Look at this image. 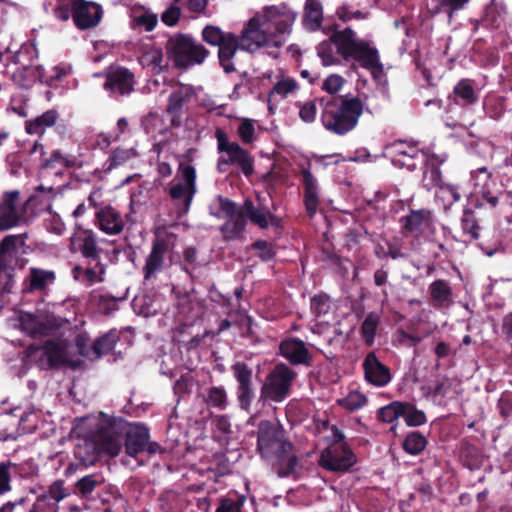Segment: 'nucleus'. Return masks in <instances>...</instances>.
I'll return each instance as SVG.
<instances>
[{
	"label": "nucleus",
	"mask_w": 512,
	"mask_h": 512,
	"mask_svg": "<svg viewBox=\"0 0 512 512\" xmlns=\"http://www.w3.org/2000/svg\"><path fill=\"white\" fill-rule=\"evenodd\" d=\"M296 17L297 13L286 5L267 6L247 21L240 36L207 25L202 30V38L206 43L218 46L220 64L226 73H231L235 70L233 59L239 48L253 53L261 48L283 46Z\"/></svg>",
	"instance_id": "obj_1"
},
{
	"label": "nucleus",
	"mask_w": 512,
	"mask_h": 512,
	"mask_svg": "<svg viewBox=\"0 0 512 512\" xmlns=\"http://www.w3.org/2000/svg\"><path fill=\"white\" fill-rule=\"evenodd\" d=\"M126 432V452L136 456L142 451L156 453L158 446L149 442L148 430L139 424L127 425L121 421L111 420L103 413L81 418L75 422L72 434L82 438L84 443L77 445V454L87 461L95 456L105 454L115 457L122 448V434Z\"/></svg>",
	"instance_id": "obj_2"
},
{
	"label": "nucleus",
	"mask_w": 512,
	"mask_h": 512,
	"mask_svg": "<svg viewBox=\"0 0 512 512\" xmlns=\"http://www.w3.org/2000/svg\"><path fill=\"white\" fill-rule=\"evenodd\" d=\"M88 342V337L79 334L75 337L73 343H68L64 339L48 341L41 348L31 347L29 356L39 362L42 368L50 367H78L84 363V346Z\"/></svg>",
	"instance_id": "obj_3"
},
{
	"label": "nucleus",
	"mask_w": 512,
	"mask_h": 512,
	"mask_svg": "<svg viewBox=\"0 0 512 512\" xmlns=\"http://www.w3.org/2000/svg\"><path fill=\"white\" fill-rule=\"evenodd\" d=\"M363 112V103L355 97H345L338 106L327 107L322 114L324 127L336 134L354 129Z\"/></svg>",
	"instance_id": "obj_4"
},
{
	"label": "nucleus",
	"mask_w": 512,
	"mask_h": 512,
	"mask_svg": "<svg viewBox=\"0 0 512 512\" xmlns=\"http://www.w3.org/2000/svg\"><path fill=\"white\" fill-rule=\"evenodd\" d=\"M168 51L174 64L183 68L203 63L209 54L203 45L185 35L172 38L169 41Z\"/></svg>",
	"instance_id": "obj_5"
},
{
	"label": "nucleus",
	"mask_w": 512,
	"mask_h": 512,
	"mask_svg": "<svg viewBox=\"0 0 512 512\" xmlns=\"http://www.w3.org/2000/svg\"><path fill=\"white\" fill-rule=\"evenodd\" d=\"M196 193V171L190 165L181 164L176 178L169 185V195L180 214H186Z\"/></svg>",
	"instance_id": "obj_6"
},
{
	"label": "nucleus",
	"mask_w": 512,
	"mask_h": 512,
	"mask_svg": "<svg viewBox=\"0 0 512 512\" xmlns=\"http://www.w3.org/2000/svg\"><path fill=\"white\" fill-rule=\"evenodd\" d=\"M339 52L345 57H352L358 61L363 67L371 69L378 65L379 58L377 51L370 48L363 41H359L355 37V33L350 29L340 31L335 36Z\"/></svg>",
	"instance_id": "obj_7"
},
{
	"label": "nucleus",
	"mask_w": 512,
	"mask_h": 512,
	"mask_svg": "<svg viewBox=\"0 0 512 512\" xmlns=\"http://www.w3.org/2000/svg\"><path fill=\"white\" fill-rule=\"evenodd\" d=\"M335 442L321 453L320 465L330 471L345 472L356 463V456L342 442V434L332 428Z\"/></svg>",
	"instance_id": "obj_8"
},
{
	"label": "nucleus",
	"mask_w": 512,
	"mask_h": 512,
	"mask_svg": "<svg viewBox=\"0 0 512 512\" xmlns=\"http://www.w3.org/2000/svg\"><path fill=\"white\" fill-rule=\"evenodd\" d=\"M24 246V239L21 235L6 236L0 244V282L3 278L4 290H9L12 282L11 271L16 267L22 268L18 255Z\"/></svg>",
	"instance_id": "obj_9"
},
{
	"label": "nucleus",
	"mask_w": 512,
	"mask_h": 512,
	"mask_svg": "<svg viewBox=\"0 0 512 512\" xmlns=\"http://www.w3.org/2000/svg\"><path fill=\"white\" fill-rule=\"evenodd\" d=\"M258 448L263 456L280 457L290 452L291 444L285 440L283 429L277 423L263 421L259 425Z\"/></svg>",
	"instance_id": "obj_10"
},
{
	"label": "nucleus",
	"mask_w": 512,
	"mask_h": 512,
	"mask_svg": "<svg viewBox=\"0 0 512 512\" xmlns=\"http://www.w3.org/2000/svg\"><path fill=\"white\" fill-rule=\"evenodd\" d=\"M26 204L18 191L4 193L0 203V231L17 226L25 220Z\"/></svg>",
	"instance_id": "obj_11"
},
{
	"label": "nucleus",
	"mask_w": 512,
	"mask_h": 512,
	"mask_svg": "<svg viewBox=\"0 0 512 512\" xmlns=\"http://www.w3.org/2000/svg\"><path fill=\"white\" fill-rule=\"evenodd\" d=\"M315 315L317 332L322 333L329 327H336L340 324L344 313H339V307L327 296H315L311 304ZM338 333V329H334Z\"/></svg>",
	"instance_id": "obj_12"
},
{
	"label": "nucleus",
	"mask_w": 512,
	"mask_h": 512,
	"mask_svg": "<svg viewBox=\"0 0 512 512\" xmlns=\"http://www.w3.org/2000/svg\"><path fill=\"white\" fill-rule=\"evenodd\" d=\"M294 373L285 365H278L267 377L262 389V397L281 402L287 396Z\"/></svg>",
	"instance_id": "obj_13"
},
{
	"label": "nucleus",
	"mask_w": 512,
	"mask_h": 512,
	"mask_svg": "<svg viewBox=\"0 0 512 512\" xmlns=\"http://www.w3.org/2000/svg\"><path fill=\"white\" fill-rule=\"evenodd\" d=\"M218 142L219 150L227 155V159L219 160L218 167L220 171L224 172V166L230 163L238 165L246 176L253 173L252 159L244 149L237 143H230L219 135Z\"/></svg>",
	"instance_id": "obj_14"
},
{
	"label": "nucleus",
	"mask_w": 512,
	"mask_h": 512,
	"mask_svg": "<svg viewBox=\"0 0 512 512\" xmlns=\"http://www.w3.org/2000/svg\"><path fill=\"white\" fill-rule=\"evenodd\" d=\"M470 182L472 187L463 191L466 196H481L492 207L496 206L498 203V197L492 192V188L495 184L491 180V174L485 167L472 171Z\"/></svg>",
	"instance_id": "obj_15"
},
{
	"label": "nucleus",
	"mask_w": 512,
	"mask_h": 512,
	"mask_svg": "<svg viewBox=\"0 0 512 512\" xmlns=\"http://www.w3.org/2000/svg\"><path fill=\"white\" fill-rule=\"evenodd\" d=\"M211 214L218 218H227V223L223 226V230H228L230 225L235 226V232H240L245 225V221L241 211L230 200L217 196L210 205Z\"/></svg>",
	"instance_id": "obj_16"
},
{
	"label": "nucleus",
	"mask_w": 512,
	"mask_h": 512,
	"mask_svg": "<svg viewBox=\"0 0 512 512\" xmlns=\"http://www.w3.org/2000/svg\"><path fill=\"white\" fill-rule=\"evenodd\" d=\"M102 8L94 2L84 0L73 4V20L80 29H89L96 26L102 18Z\"/></svg>",
	"instance_id": "obj_17"
},
{
	"label": "nucleus",
	"mask_w": 512,
	"mask_h": 512,
	"mask_svg": "<svg viewBox=\"0 0 512 512\" xmlns=\"http://www.w3.org/2000/svg\"><path fill=\"white\" fill-rule=\"evenodd\" d=\"M99 229L107 235L120 234L124 228V220L119 212L112 207H104L96 213Z\"/></svg>",
	"instance_id": "obj_18"
},
{
	"label": "nucleus",
	"mask_w": 512,
	"mask_h": 512,
	"mask_svg": "<svg viewBox=\"0 0 512 512\" xmlns=\"http://www.w3.org/2000/svg\"><path fill=\"white\" fill-rule=\"evenodd\" d=\"M133 75L125 68L113 69L107 76L105 88L120 94H126L133 89Z\"/></svg>",
	"instance_id": "obj_19"
},
{
	"label": "nucleus",
	"mask_w": 512,
	"mask_h": 512,
	"mask_svg": "<svg viewBox=\"0 0 512 512\" xmlns=\"http://www.w3.org/2000/svg\"><path fill=\"white\" fill-rule=\"evenodd\" d=\"M298 89V83L292 77L284 74L276 76V82L268 95L269 110H272L274 103L285 99Z\"/></svg>",
	"instance_id": "obj_20"
},
{
	"label": "nucleus",
	"mask_w": 512,
	"mask_h": 512,
	"mask_svg": "<svg viewBox=\"0 0 512 512\" xmlns=\"http://www.w3.org/2000/svg\"><path fill=\"white\" fill-rule=\"evenodd\" d=\"M366 379L376 386H383L390 381V373L374 354H369L364 361Z\"/></svg>",
	"instance_id": "obj_21"
},
{
	"label": "nucleus",
	"mask_w": 512,
	"mask_h": 512,
	"mask_svg": "<svg viewBox=\"0 0 512 512\" xmlns=\"http://www.w3.org/2000/svg\"><path fill=\"white\" fill-rule=\"evenodd\" d=\"M280 352L283 357L293 364L306 363L309 359V352L305 344L297 339H288L280 344Z\"/></svg>",
	"instance_id": "obj_22"
},
{
	"label": "nucleus",
	"mask_w": 512,
	"mask_h": 512,
	"mask_svg": "<svg viewBox=\"0 0 512 512\" xmlns=\"http://www.w3.org/2000/svg\"><path fill=\"white\" fill-rule=\"evenodd\" d=\"M392 162L395 166L408 169L415 168L414 158L418 156V151L413 146H408L403 142L396 143L391 150Z\"/></svg>",
	"instance_id": "obj_23"
},
{
	"label": "nucleus",
	"mask_w": 512,
	"mask_h": 512,
	"mask_svg": "<svg viewBox=\"0 0 512 512\" xmlns=\"http://www.w3.org/2000/svg\"><path fill=\"white\" fill-rule=\"evenodd\" d=\"M118 340V336L114 332L107 333L106 335L100 337L95 341L92 348H88L87 345L84 346V361L85 360H95L102 355L111 351L116 342ZM88 344V342L86 343Z\"/></svg>",
	"instance_id": "obj_24"
},
{
	"label": "nucleus",
	"mask_w": 512,
	"mask_h": 512,
	"mask_svg": "<svg viewBox=\"0 0 512 512\" xmlns=\"http://www.w3.org/2000/svg\"><path fill=\"white\" fill-rule=\"evenodd\" d=\"M244 212L247 217L254 224L258 225L261 228H267L269 226H276L278 224L277 219L270 213L267 208L254 207L253 203L249 200H246L244 203Z\"/></svg>",
	"instance_id": "obj_25"
},
{
	"label": "nucleus",
	"mask_w": 512,
	"mask_h": 512,
	"mask_svg": "<svg viewBox=\"0 0 512 512\" xmlns=\"http://www.w3.org/2000/svg\"><path fill=\"white\" fill-rule=\"evenodd\" d=\"M234 375L237 381L240 384L239 387V400L243 407H247L250 403L251 389H250V379H251V371L247 368L245 364L236 363L233 366Z\"/></svg>",
	"instance_id": "obj_26"
},
{
	"label": "nucleus",
	"mask_w": 512,
	"mask_h": 512,
	"mask_svg": "<svg viewBox=\"0 0 512 512\" xmlns=\"http://www.w3.org/2000/svg\"><path fill=\"white\" fill-rule=\"evenodd\" d=\"M57 121V113L49 110L34 120L26 122V131L29 134L42 135L48 127L53 126Z\"/></svg>",
	"instance_id": "obj_27"
},
{
	"label": "nucleus",
	"mask_w": 512,
	"mask_h": 512,
	"mask_svg": "<svg viewBox=\"0 0 512 512\" xmlns=\"http://www.w3.org/2000/svg\"><path fill=\"white\" fill-rule=\"evenodd\" d=\"M303 178L305 184V207L310 216H313L317 211L318 196L316 181L309 171H303Z\"/></svg>",
	"instance_id": "obj_28"
},
{
	"label": "nucleus",
	"mask_w": 512,
	"mask_h": 512,
	"mask_svg": "<svg viewBox=\"0 0 512 512\" xmlns=\"http://www.w3.org/2000/svg\"><path fill=\"white\" fill-rule=\"evenodd\" d=\"M322 21V5L318 0H307L304 23L310 30L317 29Z\"/></svg>",
	"instance_id": "obj_29"
},
{
	"label": "nucleus",
	"mask_w": 512,
	"mask_h": 512,
	"mask_svg": "<svg viewBox=\"0 0 512 512\" xmlns=\"http://www.w3.org/2000/svg\"><path fill=\"white\" fill-rule=\"evenodd\" d=\"M165 246L160 243H156L150 255L147 258L145 266L146 278L151 277L155 272L159 271L163 266Z\"/></svg>",
	"instance_id": "obj_30"
},
{
	"label": "nucleus",
	"mask_w": 512,
	"mask_h": 512,
	"mask_svg": "<svg viewBox=\"0 0 512 512\" xmlns=\"http://www.w3.org/2000/svg\"><path fill=\"white\" fill-rule=\"evenodd\" d=\"M430 293L433 301L438 306H448L452 303V293L447 283L435 281L430 285Z\"/></svg>",
	"instance_id": "obj_31"
},
{
	"label": "nucleus",
	"mask_w": 512,
	"mask_h": 512,
	"mask_svg": "<svg viewBox=\"0 0 512 512\" xmlns=\"http://www.w3.org/2000/svg\"><path fill=\"white\" fill-rule=\"evenodd\" d=\"M104 267L98 261L94 267L87 268L82 271L77 268L75 270V278L82 281L86 285H93L95 283H100L103 281Z\"/></svg>",
	"instance_id": "obj_32"
},
{
	"label": "nucleus",
	"mask_w": 512,
	"mask_h": 512,
	"mask_svg": "<svg viewBox=\"0 0 512 512\" xmlns=\"http://www.w3.org/2000/svg\"><path fill=\"white\" fill-rule=\"evenodd\" d=\"M162 61V50L156 47H146L140 58V63L142 66L147 67L152 71H161Z\"/></svg>",
	"instance_id": "obj_33"
},
{
	"label": "nucleus",
	"mask_w": 512,
	"mask_h": 512,
	"mask_svg": "<svg viewBox=\"0 0 512 512\" xmlns=\"http://www.w3.org/2000/svg\"><path fill=\"white\" fill-rule=\"evenodd\" d=\"M338 33L339 32L335 33L330 41L322 42L318 47V56L321 58L324 66H330L337 63L335 48H337L338 53L340 52L338 50V45L335 41V36Z\"/></svg>",
	"instance_id": "obj_34"
},
{
	"label": "nucleus",
	"mask_w": 512,
	"mask_h": 512,
	"mask_svg": "<svg viewBox=\"0 0 512 512\" xmlns=\"http://www.w3.org/2000/svg\"><path fill=\"white\" fill-rule=\"evenodd\" d=\"M71 67L69 65H57L49 69L48 71L38 70L39 79L46 84L52 86L56 82L62 80L65 76L70 74Z\"/></svg>",
	"instance_id": "obj_35"
},
{
	"label": "nucleus",
	"mask_w": 512,
	"mask_h": 512,
	"mask_svg": "<svg viewBox=\"0 0 512 512\" xmlns=\"http://www.w3.org/2000/svg\"><path fill=\"white\" fill-rule=\"evenodd\" d=\"M54 274L51 271H46L37 268H31L29 274L30 288L32 290L42 289L46 285L52 283Z\"/></svg>",
	"instance_id": "obj_36"
},
{
	"label": "nucleus",
	"mask_w": 512,
	"mask_h": 512,
	"mask_svg": "<svg viewBox=\"0 0 512 512\" xmlns=\"http://www.w3.org/2000/svg\"><path fill=\"white\" fill-rule=\"evenodd\" d=\"M21 328L29 334H40L47 330V325L32 314L24 313L20 316Z\"/></svg>",
	"instance_id": "obj_37"
},
{
	"label": "nucleus",
	"mask_w": 512,
	"mask_h": 512,
	"mask_svg": "<svg viewBox=\"0 0 512 512\" xmlns=\"http://www.w3.org/2000/svg\"><path fill=\"white\" fill-rule=\"evenodd\" d=\"M380 322V314L377 312H370L364 319L362 324V335L365 338L366 343L372 344L378 324Z\"/></svg>",
	"instance_id": "obj_38"
},
{
	"label": "nucleus",
	"mask_w": 512,
	"mask_h": 512,
	"mask_svg": "<svg viewBox=\"0 0 512 512\" xmlns=\"http://www.w3.org/2000/svg\"><path fill=\"white\" fill-rule=\"evenodd\" d=\"M426 444L427 441L423 435L418 432H412L407 435L403 443V448L407 453L416 455L424 450Z\"/></svg>",
	"instance_id": "obj_39"
},
{
	"label": "nucleus",
	"mask_w": 512,
	"mask_h": 512,
	"mask_svg": "<svg viewBox=\"0 0 512 512\" xmlns=\"http://www.w3.org/2000/svg\"><path fill=\"white\" fill-rule=\"evenodd\" d=\"M81 242V251L85 257L92 258L96 261L97 247L95 235L92 231H84L78 236Z\"/></svg>",
	"instance_id": "obj_40"
},
{
	"label": "nucleus",
	"mask_w": 512,
	"mask_h": 512,
	"mask_svg": "<svg viewBox=\"0 0 512 512\" xmlns=\"http://www.w3.org/2000/svg\"><path fill=\"white\" fill-rule=\"evenodd\" d=\"M401 417L404 418L408 426H419L425 423L426 417L423 411L403 403V411Z\"/></svg>",
	"instance_id": "obj_41"
},
{
	"label": "nucleus",
	"mask_w": 512,
	"mask_h": 512,
	"mask_svg": "<svg viewBox=\"0 0 512 512\" xmlns=\"http://www.w3.org/2000/svg\"><path fill=\"white\" fill-rule=\"evenodd\" d=\"M38 68H23L13 73V79L21 86H30L38 76Z\"/></svg>",
	"instance_id": "obj_42"
},
{
	"label": "nucleus",
	"mask_w": 512,
	"mask_h": 512,
	"mask_svg": "<svg viewBox=\"0 0 512 512\" xmlns=\"http://www.w3.org/2000/svg\"><path fill=\"white\" fill-rule=\"evenodd\" d=\"M403 411L402 402H393L388 406L383 407L379 411V417L384 422H393L398 417H401Z\"/></svg>",
	"instance_id": "obj_43"
},
{
	"label": "nucleus",
	"mask_w": 512,
	"mask_h": 512,
	"mask_svg": "<svg viewBox=\"0 0 512 512\" xmlns=\"http://www.w3.org/2000/svg\"><path fill=\"white\" fill-rule=\"evenodd\" d=\"M454 94L457 98L462 99L465 104L476 101L475 91L467 81L459 82L454 88Z\"/></svg>",
	"instance_id": "obj_44"
},
{
	"label": "nucleus",
	"mask_w": 512,
	"mask_h": 512,
	"mask_svg": "<svg viewBox=\"0 0 512 512\" xmlns=\"http://www.w3.org/2000/svg\"><path fill=\"white\" fill-rule=\"evenodd\" d=\"M206 401L210 405L218 408H225L227 404V395L223 388L212 387L208 390Z\"/></svg>",
	"instance_id": "obj_45"
},
{
	"label": "nucleus",
	"mask_w": 512,
	"mask_h": 512,
	"mask_svg": "<svg viewBox=\"0 0 512 512\" xmlns=\"http://www.w3.org/2000/svg\"><path fill=\"white\" fill-rule=\"evenodd\" d=\"M244 502L243 496L237 499L222 498L215 512H241Z\"/></svg>",
	"instance_id": "obj_46"
},
{
	"label": "nucleus",
	"mask_w": 512,
	"mask_h": 512,
	"mask_svg": "<svg viewBox=\"0 0 512 512\" xmlns=\"http://www.w3.org/2000/svg\"><path fill=\"white\" fill-rule=\"evenodd\" d=\"M366 403V398L358 391L349 393L344 399L340 400V404L349 410L361 408Z\"/></svg>",
	"instance_id": "obj_47"
},
{
	"label": "nucleus",
	"mask_w": 512,
	"mask_h": 512,
	"mask_svg": "<svg viewBox=\"0 0 512 512\" xmlns=\"http://www.w3.org/2000/svg\"><path fill=\"white\" fill-rule=\"evenodd\" d=\"M157 22V16L149 12H143L142 14L134 15L133 17L134 25L138 27H143L147 31L153 30Z\"/></svg>",
	"instance_id": "obj_48"
},
{
	"label": "nucleus",
	"mask_w": 512,
	"mask_h": 512,
	"mask_svg": "<svg viewBox=\"0 0 512 512\" xmlns=\"http://www.w3.org/2000/svg\"><path fill=\"white\" fill-rule=\"evenodd\" d=\"M345 83L342 76L338 74L329 75L322 84V89L329 94H335L341 90Z\"/></svg>",
	"instance_id": "obj_49"
},
{
	"label": "nucleus",
	"mask_w": 512,
	"mask_h": 512,
	"mask_svg": "<svg viewBox=\"0 0 512 512\" xmlns=\"http://www.w3.org/2000/svg\"><path fill=\"white\" fill-rule=\"evenodd\" d=\"M238 134L241 140L245 143H250L254 140L255 123L251 119H244L238 127Z\"/></svg>",
	"instance_id": "obj_50"
},
{
	"label": "nucleus",
	"mask_w": 512,
	"mask_h": 512,
	"mask_svg": "<svg viewBox=\"0 0 512 512\" xmlns=\"http://www.w3.org/2000/svg\"><path fill=\"white\" fill-rule=\"evenodd\" d=\"M180 15V8L176 5H171L162 13L161 19L167 26H174L178 22Z\"/></svg>",
	"instance_id": "obj_51"
},
{
	"label": "nucleus",
	"mask_w": 512,
	"mask_h": 512,
	"mask_svg": "<svg viewBox=\"0 0 512 512\" xmlns=\"http://www.w3.org/2000/svg\"><path fill=\"white\" fill-rule=\"evenodd\" d=\"M253 248L256 251L257 255L261 259L266 261L272 259L275 254L273 247L264 241L256 242L253 245Z\"/></svg>",
	"instance_id": "obj_52"
},
{
	"label": "nucleus",
	"mask_w": 512,
	"mask_h": 512,
	"mask_svg": "<svg viewBox=\"0 0 512 512\" xmlns=\"http://www.w3.org/2000/svg\"><path fill=\"white\" fill-rule=\"evenodd\" d=\"M137 156V152L133 149H117L114 151L112 159L115 164H122Z\"/></svg>",
	"instance_id": "obj_53"
},
{
	"label": "nucleus",
	"mask_w": 512,
	"mask_h": 512,
	"mask_svg": "<svg viewBox=\"0 0 512 512\" xmlns=\"http://www.w3.org/2000/svg\"><path fill=\"white\" fill-rule=\"evenodd\" d=\"M428 214L423 211L412 212L406 220V228L410 230L417 229L421 223L427 218Z\"/></svg>",
	"instance_id": "obj_54"
},
{
	"label": "nucleus",
	"mask_w": 512,
	"mask_h": 512,
	"mask_svg": "<svg viewBox=\"0 0 512 512\" xmlns=\"http://www.w3.org/2000/svg\"><path fill=\"white\" fill-rule=\"evenodd\" d=\"M49 494L50 497L57 502L63 500L68 495L64 484L60 481H56L51 485Z\"/></svg>",
	"instance_id": "obj_55"
},
{
	"label": "nucleus",
	"mask_w": 512,
	"mask_h": 512,
	"mask_svg": "<svg viewBox=\"0 0 512 512\" xmlns=\"http://www.w3.org/2000/svg\"><path fill=\"white\" fill-rule=\"evenodd\" d=\"M300 117L305 122H312L316 117V105L313 102H307L300 108Z\"/></svg>",
	"instance_id": "obj_56"
},
{
	"label": "nucleus",
	"mask_w": 512,
	"mask_h": 512,
	"mask_svg": "<svg viewBox=\"0 0 512 512\" xmlns=\"http://www.w3.org/2000/svg\"><path fill=\"white\" fill-rule=\"evenodd\" d=\"M96 486V481L91 476H86L77 482V487L82 495L91 493Z\"/></svg>",
	"instance_id": "obj_57"
},
{
	"label": "nucleus",
	"mask_w": 512,
	"mask_h": 512,
	"mask_svg": "<svg viewBox=\"0 0 512 512\" xmlns=\"http://www.w3.org/2000/svg\"><path fill=\"white\" fill-rule=\"evenodd\" d=\"M10 489V475L8 472V467L5 465H0V495L9 491Z\"/></svg>",
	"instance_id": "obj_58"
},
{
	"label": "nucleus",
	"mask_w": 512,
	"mask_h": 512,
	"mask_svg": "<svg viewBox=\"0 0 512 512\" xmlns=\"http://www.w3.org/2000/svg\"><path fill=\"white\" fill-rule=\"evenodd\" d=\"M184 101V92L182 89L173 92L170 96L168 109L171 111L178 110Z\"/></svg>",
	"instance_id": "obj_59"
},
{
	"label": "nucleus",
	"mask_w": 512,
	"mask_h": 512,
	"mask_svg": "<svg viewBox=\"0 0 512 512\" xmlns=\"http://www.w3.org/2000/svg\"><path fill=\"white\" fill-rule=\"evenodd\" d=\"M440 196L442 198H447L451 196V202H457L460 200L461 195L458 191V188L452 185H445L440 187Z\"/></svg>",
	"instance_id": "obj_60"
},
{
	"label": "nucleus",
	"mask_w": 512,
	"mask_h": 512,
	"mask_svg": "<svg viewBox=\"0 0 512 512\" xmlns=\"http://www.w3.org/2000/svg\"><path fill=\"white\" fill-rule=\"evenodd\" d=\"M208 0H187V8L194 13H201L207 7Z\"/></svg>",
	"instance_id": "obj_61"
},
{
	"label": "nucleus",
	"mask_w": 512,
	"mask_h": 512,
	"mask_svg": "<svg viewBox=\"0 0 512 512\" xmlns=\"http://www.w3.org/2000/svg\"><path fill=\"white\" fill-rule=\"evenodd\" d=\"M440 6L448 7L455 11L463 7L469 0H435Z\"/></svg>",
	"instance_id": "obj_62"
},
{
	"label": "nucleus",
	"mask_w": 512,
	"mask_h": 512,
	"mask_svg": "<svg viewBox=\"0 0 512 512\" xmlns=\"http://www.w3.org/2000/svg\"><path fill=\"white\" fill-rule=\"evenodd\" d=\"M55 16L61 21H67L70 17V10L67 6H60L55 9Z\"/></svg>",
	"instance_id": "obj_63"
},
{
	"label": "nucleus",
	"mask_w": 512,
	"mask_h": 512,
	"mask_svg": "<svg viewBox=\"0 0 512 512\" xmlns=\"http://www.w3.org/2000/svg\"><path fill=\"white\" fill-rule=\"evenodd\" d=\"M503 327L505 333L512 338V313L505 317Z\"/></svg>",
	"instance_id": "obj_64"
}]
</instances>
